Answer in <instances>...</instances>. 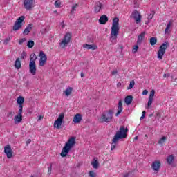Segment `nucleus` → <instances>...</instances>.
Segmentation results:
<instances>
[{
	"label": "nucleus",
	"instance_id": "10",
	"mask_svg": "<svg viewBox=\"0 0 177 177\" xmlns=\"http://www.w3.org/2000/svg\"><path fill=\"white\" fill-rule=\"evenodd\" d=\"M35 2V0H24V8L26 9V10H31V9L34 8Z\"/></svg>",
	"mask_w": 177,
	"mask_h": 177
},
{
	"label": "nucleus",
	"instance_id": "13",
	"mask_svg": "<svg viewBox=\"0 0 177 177\" xmlns=\"http://www.w3.org/2000/svg\"><path fill=\"white\" fill-rule=\"evenodd\" d=\"M155 93H156V91H154V90H151L150 91L149 100H148V104H147L148 108L150 107V106H151V104L153 103V100H154Z\"/></svg>",
	"mask_w": 177,
	"mask_h": 177
},
{
	"label": "nucleus",
	"instance_id": "55",
	"mask_svg": "<svg viewBox=\"0 0 177 177\" xmlns=\"http://www.w3.org/2000/svg\"><path fill=\"white\" fill-rule=\"evenodd\" d=\"M80 75H81V77H84L85 75L84 74V73H81Z\"/></svg>",
	"mask_w": 177,
	"mask_h": 177
},
{
	"label": "nucleus",
	"instance_id": "50",
	"mask_svg": "<svg viewBox=\"0 0 177 177\" xmlns=\"http://www.w3.org/2000/svg\"><path fill=\"white\" fill-rule=\"evenodd\" d=\"M22 114H23V109H19L18 115H23Z\"/></svg>",
	"mask_w": 177,
	"mask_h": 177
},
{
	"label": "nucleus",
	"instance_id": "21",
	"mask_svg": "<svg viewBox=\"0 0 177 177\" xmlns=\"http://www.w3.org/2000/svg\"><path fill=\"white\" fill-rule=\"evenodd\" d=\"M23 121V115H19L15 116L14 122L15 124H20Z\"/></svg>",
	"mask_w": 177,
	"mask_h": 177
},
{
	"label": "nucleus",
	"instance_id": "1",
	"mask_svg": "<svg viewBox=\"0 0 177 177\" xmlns=\"http://www.w3.org/2000/svg\"><path fill=\"white\" fill-rule=\"evenodd\" d=\"M128 128H125L124 126H121L119 131H118L114 136L112 143L111 146V150H114L115 149V146L117 143H118V140L120 139H125L127 136H128Z\"/></svg>",
	"mask_w": 177,
	"mask_h": 177
},
{
	"label": "nucleus",
	"instance_id": "35",
	"mask_svg": "<svg viewBox=\"0 0 177 177\" xmlns=\"http://www.w3.org/2000/svg\"><path fill=\"white\" fill-rule=\"evenodd\" d=\"M27 46L28 48H33L34 47V41L32 40H30L28 41V44H27Z\"/></svg>",
	"mask_w": 177,
	"mask_h": 177
},
{
	"label": "nucleus",
	"instance_id": "32",
	"mask_svg": "<svg viewBox=\"0 0 177 177\" xmlns=\"http://www.w3.org/2000/svg\"><path fill=\"white\" fill-rule=\"evenodd\" d=\"M17 103L18 104H23V103H24V97L21 96L18 97L17 99Z\"/></svg>",
	"mask_w": 177,
	"mask_h": 177
},
{
	"label": "nucleus",
	"instance_id": "38",
	"mask_svg": "<svg viewBox=\"0 0 177 177\" xmlns=\"http://www.w3.org/2000/svg\"><path fill=\"white\" fill-rule=\"evenodd\" d=\"M13 115H15V112L13 111H10L7 113L8 118H13Z\"/></svg>",
	"mask_w": 177,
	"mask_h": 177
},
{
	"label": "nucleus",
	"instance_id": "53",
	"mask_svg": "<svg viewBox=\"0 0 177 177\" xmlns=\"http://www.w3.org/2000/svg\"><path fill=\"white\" fill-rule=\"evenodd\" d=\"M19 109H23V104H19Z\"/></svg>",
	"mask_w": 177,
	"mask_h": 177
},
{
	"label": "nucleus",
	"instance_id": "39",
	"mask_svg": "<svg viewBox=\"0 0 177 177\" xmlns=\"http://www.w3.org/2000/svg\"><path fill=\"white\" fill-rule=\"evenodd\" d=\"M139 49V46L136 45L133 46L132 52L133 53H136L138 52V50Z\"/></svg>",
	"mask_w": 177,
	"mask_h": 177
},
{
	"label": "nucleus",
	"instance_id": "31",
	"mask_svg": "<svg viewBox=\"0 0 177 177\" xmlns=\"http://www.w3.org/2000/svg\"><path fill=\"white\" fill-rule=\"evenodd\" d=\"M71 92H73V88L68 87L67 89L65 90L64 93L66 96H70V95H71Z\"/></svg>",
	"mask_w": 177,
	"mask_h": 177
},
{
	"label": "nucleus",
	"instance_id": "52",
	"mask_svg": "<svg viewBox=\"0 0 177 177\" xmlns=\"http://www.w3.org/2000/svg\"><path fill=\"white\" fill-rule=\"evenodd\" d=\"M44 119V116L39 115L38 118V121H41V120Z\"/></svg>",
	"mask_w": 177,
	"mask_h": 177
},
{
	"label": "nucleus",
	"instance_id": "18",
	"mask_svg": "<svg viewBox=\"0 0 177 177\" xmlns=\"http://www.w3.org/2000/svg\"><path fill=\"white\" fill-rule=\"evenodd\" d=\"M31 30H32V24H29L23 32L24 35H28L31 32Z\"/></svg>",
	"mask_w": 177,
	"mask_h": 177
},
{
	"label": "nucleus",
	"instance_id": "16",
	"mask_svg": "<svg viewBox=\"0 0 177 177\" xmlns=\"http://www.w3.org/2000/svg\"><path fill=\"white\" fill-rule=\"evenodd\" d=\"M160 167L161 162L158 160H156L152 163V169H153V171H159Z\"/></svg>",
	"mask_w": 177,
	"mask_h": 177
},
{
	"label": "nucleus",
	"instance_id": "11",
	"mask_svg": "<svg viewBox=\"0 0 177 177\" xmlns=\"http://www.w3.org/2000/svg\"><path fill=\"white\" fill-rule=\"evenodd\" d=\"M4 153L7 156V158H12L13 157V150L9 145L4 147Z\"/></svg>",
	"mask_w": 177,
	"mask_h": 177
},
{
	"label": "nucleus",
	"instance_id": "6",
	"mask_svg": "<svg viewBox=\"0 0 177 177\" xmlns=\"http://www.w3.org/2000/svg\"><path fill=\"white\" fill-rule=\"evenodd\" d=\"M167 48H169V43H168V41L161 44L158 51V59L162 60L164 55H165V50H167Z\"/></svg>",
	"mask_w": 177,
	"mask_h": 177
},
{
	"label": "nucleus",
	"instance_id": "25",
	"mask_svg": "<svg viewBox=\"0 0 177 177\" xmlns=\"http://www.w3.org/2000/svg\"><path fill=\"white\" fill-rule=\"evenodd\" d=\"M174 160H175V157L174 156V155L169 156L167 158V163L169 165H171V164H172V162H174Z\"/></svg>",
	"mask_w": 177,
	"mask_h": 177
},
{
	"label": "nucleus",
	"instance_id": "49",
	"mask_svg": "<svg viewBox=\"0 0 177 177\" xmlns=\"http://www.w3.org/2000/svg\"><path fill=\"white\" fill-rule=\"evenodd\" d=\"M147 93H149V91H148L147 90H144V91H142V95H143L144 96H146V95H147Z\"/></svg>",
	"mask_w": 177,
	"mask_h": 177
},
{
	"label": "nucleus",
	"instance_id": "30",
	"mask_svg": "<svg viewBox=\"0 0 177 177\" xmlns=\"http://www.w3.org/2000/svg\"><path fill=\"white\" fill-rule=\"evenodd\" d=\"M46 59L47 58H40L39 62L40 67H44V66H45V63H46Z\"/></svg>",
	"mask_w": 177,
	"mask_h": 177
},
{
	"label": "nucleus",
	"instance_id": "33",
	"mask_svg": "<svg viewBox=\"0 0 177 177\" xmlns=\"http://www.w3.org/2000/svg\"><path fill=\"white\" fill-rule=\"evenodd\" d=\"M77 8H78V4H75L73 7L72 9L71 10V15H74V12H75V10H77Z\"/></svg>",
	"mask_w": 177,
	"mask_h": 177
},
{
	"label": "nucleus",
	"instance_id": "46",
	"mask_svg": "<svg viewBox=\"0 0 177 177\" xmlns=\"http://www.w3.org/2000/svg\"><path fill=\"white\" fill-rule=\"evenodd\" d=\"M145 117H146V111H142V116L140 117V120H143V118H145Z\"/></svg>",
	"mask_w": 177,
	"mask_h": 177
},
{
	"label": "nucleus",
	"instance_id": "15",
	"mask_svg": "<svg viewBox=\"0 0 177 177\" xmlns=\"http://www.w3.org/2000/svg\"><path fill=\"white\" fill-rule=\"evenodd\" d=\"M82 121V115L77 113L73 118L74 124H80Z\"/></svg>",
	"mask_w": 177,
	"mask_h": 177
},
{
	"label": "nucleus",
	"instance_id": "34",
	"mask_svg": "<svg viewBox=\"0 0 177 177\" xmlns=\"http://www.w3.org/2000/svg\"><path fill=\"white\" fill-rule=\"evenodd\" d=\"M133 86H135V80H131L130 82V84L129 85V86L127 87V89H132V88H133Z\"/></svg>",
	"mask_w": 177,
	"mask_h": 177
},
{
	"label": "nucleus",
	"instance_id": "37",
	"mask_svg": "<svg viewBox=\"0 0 177 177\" xmlns=\"http://www.w3.org/2000/svg\"><path fill=\"white\" fill-rule=\"evenodd\" d=\"M39 56H40V59H47L46 55L45 54V53H44V51H40Z\"/></svg>",
	"mask_w": 177,
	"mask_h": 177
},
{
	"label": "nucleus",
	"instance_id": "43",
	"mask_svg": "<svg viewBox=\"0 0 177 177\" xmlns=\"http://www.w3.org/2000/svg\"><path fill=\"white\" fill-rule=\"evenodd\" d=\"M9 41H10V37L6 38L3 42L4 45H7L8 44H9Z\"/></svg>",
	"mask_w": 177,
	"mask_h": 177
},
{
	"label": "nucleus",
	"instance_id": "54",
	"mask_svg": "<svg viewBox=\"0 0 177 177\" xmlns=\"http://www.w3.org/2000/svg\"><path fill=\"white\" fill-rule=\"evenodd\" d=\"M117 86H121V83H120V82H118V83L117 84Z\"/></svg>",
	"mask_w": 177,
	"mask_h": 177
},
{
	"label": "nucleus",
	"instance_id": "9",
	"mask_svg": "<svg viewBox=\"0 0 177 177\" xmlns=\"http://www.w3.org/2000/svg\"><path fill=\"white\" fill-rule=\"evenodd\" d=\"M63 120H64V113H62L59 115L58 118L54 122V128L56 129H60L62 124H63Z\"/></svg>",
	"mask_w": 177,
	"mask_h": 177
},
{
	"label": "nucleus",
	"instance_id": "56",
	"mask_svg": "<svg viewBox=\"0 0 177 177\" xmlns=\"http://www.w3.org/2000/svg\"><path fill=\"white\" fill-rule=\"evenodd\" d=\"M134 139H135L136 140H138V136H136V137L134 138Z\"/></svg>",
	"mask_w": 177,
	"mask_h": 177
},
{
	"label": "nucleus",
	"instance_id": "58",
	"mask_svg": "<svg viewBox=\"0 0 177 177\" xmlns=\"http://www.w3.org/2000/svg\"><path fill=\"white\" fill-rule=\"evenodd\" d=\"M124 176V177H128L129 175H128V174H125Z\"/></svg>",
	"mask_w": 177,
	"mask_h": 177
},
{
	"label": "nucleus",
	"instance_id": "26",
	"mask_svg": "<svg viewBox=\"0 0 177 177\" xmlns=\"http://www.w3.org/2000/svg\"><path fill=\"white\" fill-rule=\"evenodd\" d=\"M167 137L163 136L158 141V145H160V146H164V143H165Z\"/></svg>",
	"mask_w": 177,
	"mask_h": 177
},
{
	"label": "nucleus",
	"instance_id": "45",
	"mask_svg": "<svg viewBox=\"0 0 177 177\" xmlns=\"http://www.w3.org/2000/svg\"><path fill=\"white\" fill-rule=\"evenodd\" d=\"M50 174H52V163H50L48 167V175H50Z\"/></svg>",
	"mask_w": 177,
	"mask_h": 177
},
{
	"label": "nucleus",
	"instance_id": "2",
	"mask_svg": "<svg viewBox=\"0 0 177 177\" xmlns=\"http://www.w3.org/2000/svg\"><path fill=\"white\" fill-rule=\"evenodd\" d=\"M120 19L118 17H115L113 21L111 31V41L117 39L118 32H120Z\"/></svg>",
	"mask_w": 177,
	"mask_h": 177
},
{
	"label": "nucleus",
	"instance_id": "47",
	"mask_svg": "<svg viewBox=\"0 0 177 177\" xmlns=\"http://www.w3.org/2000/svg\"><path fill=\"white\" fill-rule=\"evenodd\" d=\"M169 77H171V75L169 73H166L163 75L164 78H168Z\"/></svg>",
	"mask_w": 177,
	"mask_h": 177
},
{
	"label": "nucleus",
	"instance_id": "27",
	"mask_svg": "<svg viewBox=\"0 0 177 177\" xmlns=\"http://www.w3.org/2000/svg\"><path fill=\"white\" fill-rule=\"evenodd\" d=\"M91 165L93 166V168H95V169H97L99 168V162H97V160H93L91 162Z\"/></svg>",
	"mask_w": 177,
	"mask_h": 177
},
{
	"label": "nucleus",
	"instance_id": "51",
	"mask_svg": "<svg viewBox=\"0 0 177 177\" xmlns=\"http://www.w3.org/2000/svg\"><path fill=\"white\" fill-rule=\"evenodd\" d=\"M30 143H31V139H28V140L26 141V145H30Z\"/></svg>",
	"mask_w": 177,
	"mask_h": 177
},
{
	"label": "nucleus",
	"instance_id": "59",
	"mask_svg": "<svg viewBox=\"0 0 177 177\" xmlns=\"http://www.w3.org/2000/svg\"><path fill=\"white\" fill-rule=\"evenodd\" d=\"M145 138H148L147 134H145Z\"/></svg>",
	"mask_w": 177,
	"mask_h": 177
},
{
	"label": "nucleus",
	"instance_id": "28",
	"mask_svg": "<svg viewBox=\"0 0 177 177\" xmlns=\"http://www.w3.org/2000/svg\"><path fill=\"white\" fill-rule=\"evenodd\" d=\"M172 24H174V21H169V23L167 24L166 28L165 30V34H167V32H168V30H169V28H171V27H172Z\"/></svg>",
	"mask_w": 177,
	"mask_h": 177
},
{
	"label": "nucleus",
	"instance_id": "3",
	"mask_svg": "<svg viewBox=\"0 0 177 177\" xmlns=\"http://www.w3.org/2000/svg\"><path fill=\"white\" fill-rule=\"evenodd\" d=\"M75 145V138L71 137L69 138L67 141V142L65 144L64 147L62 149V151L61 152V157H66L67 154H68V152L73 147H74V145Z\"/></svg>",
	"mask_w": 177,
	"mask_h": 177
},
{
	"label": "nucleus",
	"instance_id": "5",
	"mask_svg": "<svg viewBox=\"0 0 177 177\" xmlns=\"http://www.w3.org/2000/svg\"><path fill=\"white\" fill-rule=\"evenodd\" d=\"M30 61L29 63V71L32 75L37 74V65L35 64V61L37 60V55L33 53L30 55Z\"/></svg>",
	"mask_w": 177,
	"mask_h": 177
},
{
	"label": "nucleus",
	"instance_id": "8",
	"mask_svg": "<svg viewBox=\"0 0 177 177\" xmlns=\"http://www.w3.org/2000/svg\"><path fill=\"white\" fill-rule=\"evenodd\" d=\"M70 39H71V35L70 33H66L64 35L63 40L59 43V46L63 48L67 47V45L70 44Z\"/></svg>",
	"mask_w": 177,
	"mask_h": 177
},
{
	"label": "nucleus",
	"instance_id": "23",
	"mask_svg": "<svg viewBox=\"0 0 177 177\" xmlns=\"http://www.w3.org/2000/svg\"><path fill=\"white\" fill-rule=\"evenodd\" d=\"M120 113H122V101L121 100L118 102V112L115 114L116 117H118Z\"/></svg>",
	"mask_w": 177,
	"mask_h": 177
},
{
	"label": "nucleus",
	"instance_id": "4",
	"mask_svg": "<svg viewBox=\"0 0 177 177\" xmlns=\"http://www.w3.org/2000/svg\"><path fill=\"white\" fill-rule=\"evenodd\" d=\"M113 114H114V111L110 109L109 111H104L100 118V122H111L113 120Z\"/></svg>",
	"mask_w": 177,
	"mask_h": 177
},
{
	"label": "nucleus",
	"instance_id": "48",
	"mask_svg": "<svg viewBox=\"0 0 177 177\" xmlns=\"http://www.w3.org/2000/svg\"><path fill=\"white\" fill-rule=\"evenodd\" d=\"M118 71L117 70H113L111 72L112 75H115L116 74H118Z\"/></svg>",
	"mask_w": 177,
	"mask_h": 177
},
{
	"label": "nucleus",
	"instance_id": "36",
	"mask_svg": "<svg viewBox=\"0 0 177 177\" xmlns=\"http://www.w3.org/2000/svg\"><path fill=\"white\" fill-rule=\"evenodd\" d=\"M154 15H156V12L151 11V13L148 15V20H151L154 17Z\"/></svg>",
	"mask_w": 177,
	"mask_h": 177
},
{
	"label": "nucleus",
	"instance_id": "17",
	"mask_svg": "<svg viewBox=\"0 0 177 177\" xmlns=\"http://www.w3.org/2000/svg\"><path fill=\"white\" fill-rule=\"evenodd\" d=\"M109 21V17L106 15H103L100 17L99 23L100 24H106Z\"/></svg>",
	"mask_w": 177,
	"mask_h": 177
},
{
	"label": "nucleus",
	"instance_id": "29",
	"mask_svg": "<svg viewBox=\"0 0 177 177\" xmlns=\"http://www.w3.org/2000/svg\"><path fill=\"white\" fill-rule=\"evenodd\" d=\"M151 46H154L157 44V37H151L149 40Z\"/></svg>",
	"mask_w": 177,
	"mask_h": 177
},
{
	"label": "nucleus",
	"instance_id": "41",
	"mask_svg": "<svg viewBox=\"0 0 177 177\" xmlns=\"http://www.w3.org/2000/svg\"><path fill=\"white\" fill-rule=\"evenodd\" d=\"M60 5H62V3L60 2V1L57 0L55 3V8H60Z\"/></svg>",
	"mask_w": 177,
	"mask_h": 177
},
{
	"label": "nucleus",
	"instance_id": "57",
	"mask_svg": "<svg viewBox=\"0 0 177 177\" xmlns=\"http://www.w3.org/2000/svg\"><path fill=\"white\" fill-rule=\"evenodd\" d=\"M27 85H28V81L25 84V86H27Z\"/></svg>",
	"mask_w": 177,
	"mask_h": 177
},
{
	"label": "nucleus",
	"instance_id": "12",
	"mask_svg": "<svg viewBox=\"0 0 177 177\" xmlns=\"http://www.w3.org/2000/svg\"><path fill=\"white\" fill-rule=\"evenodd\" d=\"M132 16L134 18V20L136 21V24H139V23L142 21V15H140V12H139V11L136 10L133 11Z\"/></svg>",
	"mask_w": 177,
	"mask_h": 177
},
{
	"label": "nucleus",
	"instance_id": "7",
	"mask_svg": "<svg viewBox=\"0 0 177 177\" xmlns=\"http://www.w3.org/2000/svg\"><path fill=\"white\" fill-rule=\"evenodd\" d=\"M24 19H26V17L21 16L19 18H18L16 20V21L12 27L13 31H19V30H20V28H21V27H23V22L24 21Z\"/></svg>",
	"mask_w": 177,
	"mask_h": 177
},
{
	"label": "nucleus",
	"instance_id": "60",
	"mask_svg": "<svg viewBox=\"0 0 177 177\" xmlns=\"http://www.w3.org/2000/svg\"><path fill=\"white\" fill-rule=\"evenodd\" d=\"M30 177H34L33 176H31Z\"/></svg>",
	"mask_w": 177,
	"mask_h": 177
},
{
	"label": "nucleus",
	"instance_id": "14",
	"mask_svg": "<svg viewBox=\"0 0 177 177\" xmlns=\"http://www.w3.org/2000/svg\"><path fill=\"white\" fill-rule=\"evenodd\" d=\"M102 8L103 4L100 1H98L95 3V6L94 7V12L95 13H99Z\"/></svg>",
	"mask_w": 177,
	"mask_h": 177
},
{
	"label": "nucleus",
	"instance_id": "40",
	"mask_svg": "<svg viewBox=\"0 0 177 177\" xmlns=\"http://www.w3.org/2000/svg\"><path fill=\"white\" fill-rule=\"evenodd\" d=\"M21 59H27V53H26L25 51H23L21 55Z\"/></svg>",
	"mask_w": 177,
	"mask_h": 177
},
{
	"label": "nucleus",
	"instance_id": "42",
	"mask_svg": "<svg viewBox=\"0 0 177 177\" xmlns=\"http://www.w3.org/2000/svg\"><path fill=\"white\" fill-rule=\"evenodd\" d=\"M26 41H27L26 38H22L19 40V45H23V42H26Z\"/></svg>",
	"mask_w": 177,
	"mask_h": 177
},
{
	"label": "nucleus",
	"instance_id": "22",
	"mask_svg": "<svg viewBox=\"0 0 177 177\" xmlns=\"http://www.w3.org/2000/svg\"><path fill=\"white\" fill-rule=\"evenodd\" d=\"M133 100V97L132 95H128L124 99V103L127 106H129V104H131V103H132Z\"/></svg>",
	"mask_w": 177,
	"mask_h": 177
},
{
	"label": "nucleus",
	"instance_id": "44",
	"mask_svg": "<svg viewBox=\"0 0 177 177\" xmlns=\"http://www.w3.org/2000/svg\"><path fill=\"white\" fill-rule=\"evenodd\" d=\"M89 176L90 177H96V173H95L94 171H89Z\"/></svg>",
	"mask_w": 177,
	"mask_h": 177
},
{
	"label": "nucleus",
	"instance_id": "20",
	"mask_svg": "<svg viewBox=\"0 0 177 177\" xmlns=\"http://www.w3.org/2000/svg\"><path fill=\"white\" fill-rule=\"evenodd\" d=\"M145 34L146 33L144 32L138 35V40H137V45H140V44H142V42L143 41V39H145V37H146Z\"/></svg>",
	"mask_w": 177,
	"mask_h": 177
},
{
	"label": "nucleus",
	"instance_id": "19",
	"mask_svg": "<svg viewBox=\"0 0 177 177\" xmlns=\"http://www.w3.org/2000/svg\"><path fill=\"white\" fill-rule=\"evenodd\" d=\"M83 48L84 49H91L92 50H96L97 49V46L95 44H84L83 45Z\"/></svg>",
	"mask_w": 177,
	"mask_h": 177
},
{
	"label": "nucleus",
	"instance_id": "24",
	"mask_svg": "<svg viewBox=\"0 0 177 177\" xmlns=\"http://www.w3.org/2000/svg\"><path fill=\"white\" fill-rule=\"evenodd\" d=\"M15 67L17 70H20V68H21V62L20 61V58H17L15 60Z\"/></svg>",
	"mask_w": 177,
	"mask_h": 177
}]
</instances>
